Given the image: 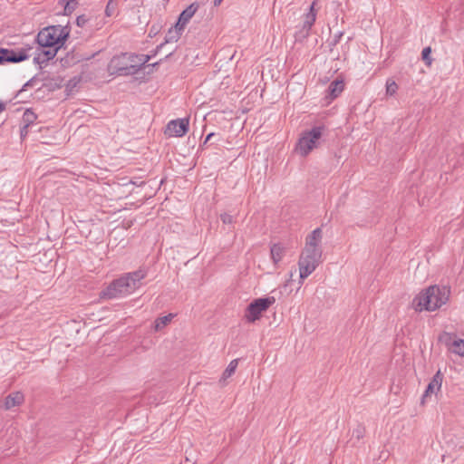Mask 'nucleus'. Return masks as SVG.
Returning a JSON list of instances; mask_svg holds the SVG:
<instances>
[{"instance_id":"obj_1","label":"nucleus","mask_w":464,"mask_h":464,"mask_svg":"<svg viewBox=\"0 0 464 464\" xmlns=\"http://www.w3.org/2000/svg\"><path fill=\"white\" fill-rule=\"evenodd\" d=\"M322 239L323 231L320 227L315 228L307 235L304 247L298 260L301 280L308 277L322 262Z\"/></svg>"},{"instance_id":"obj_2","label":"nucleus","mask_w":464,"mask_h":464,"mask_svg":"<svg viewBox=\"0 0 464 464\" xmlns=\"http://www.w3.org/2000/svg\"><path fill=\"white\" fill-rule=\"evenodd\" d=\"M69 34V28L62 25H52L41 30L37 34V43L42 49L34 58L37 63L53 59L66 41Z\"/></svg>"},{"instance_id":"obj_3","label":"nucleus","mask_w":464,"mask_h":464,"mask_svg":"<svg viewBox=\"0 0 464 464\" xmlns=\"http://www.w3.org/2000/svg\"><path fill=\"white\" fill-rule=\"evenodd\" d=\"M146 276L144 270H137L111 282L100 295L103 299L120 298L128 295L139 288L140 281Z\"/></svg>"},{"instance_id":"obj_4","label":"nucleus","mask_w":464,"mask_h":464,"mask_svg":"<svg viewBox=\"0 0 464 464\" xmlns=\"http://www.w3.org/2000/svg\"><path fill=\"white\" fill-rule=\"evenodd\" d=\"M450 291L446 287L431 285L420 292L411 303L417 312L435 311L445 304L449 299Z\"/></svg>"},{"instance_id":"obj_5","label":"nucleus","mask_w":464,"mask_h":464,"mask_svg":"<svg viewBox=\"0 0 464 464\" xmlns=\"http://www.w3.org/2000/svg\"><path fill=\"white\" fill-rule=\"evenodd\" d=\"M149 59L150 57L144 54L121 53L111 59L107 71L110 75H131L136 73Z\"/></svg>"},{"instance_id":"obj_6","label":"nucleus","mask_w":464,"mask_h":464,"mask_svg":"<svg viewBox=\"0 0 464 464\" xmlns=\"http://www.w3.org/2000/svg\"><path fill=\"white\" fill-rule=\"evenodd\" d=\"M322 135V127H314L311 130L304 131L296 145L297 153L302 157H306L314 149L317 148Z\"/></svg>"},{"instance_id":"obj_7","label":"nucleus","mask_w":464,"mask_h":464,"mask_svg":"<svg viewBox=\"0 0 464 464\" xmlns=\"http://www.w3.org/2000/svg\"><path fill=\"white\" fill-rule=\"evenodd\" d=\"M275 297L258 298L252 302L246 308L245 317L249 323H254L261 317L262 313L266 312L274 303Z\"/></svg>"},{"instance_id":"obj_8","label":"nucleus","mask_w":464,"mask_h":464,"mask_svg":"<svg viewBox=\"0 0 464 464\" xmlns=\"http://www.w3.org/2000/svg\"><path fill=\"white\" fill-rule=\"evenodd\" d=\"M188 118L172 120L167 124L165 134L169 137H182L188 132Z\"/></svg>"},{"instance_id":"obj_9","label":"nucleus","mask_w":464,"mask_h":464,"mask_svg":"<svg viewBox=\"0 0 464 464\" xmlns=\"http://www.w3.org/2000/svg\"><path fill=\"white\" fill-rule=\"evenodd\" d=\"M28 58L24 50L15 52L14 50L0 48V64L5 63H19Z\"/></svg>"},{"instance_id":"obj_10","label":"nucleus","mask_w":464,"mask_h":464,"mask_svg":"<svg viewBox=\"0 0 464 464\" xmlns=\"http://www.w3.org/2000/svg\"><path fill=\"white\" fill-rule=\"evenodd\" d=\"M442 381H443V375L440 372V371H438L425 390V392L422 397V402H424V401L428 397H430L432 394L437 393L440 390Z\"/></svg>"},{"instance_id":"obj_11","label":"nucleus","mask_w":464,"mask_h":464,"mask_svg":"<svg viewBox=\"0 0 464 464\" xmlns=\"http://www.w3.org/2000/svg\"><path fill=\"white\" fill-rule=\"evenodd\" d=\"M446 344L450 353L464 357V339L457 336H449Z\"/></svg>"},{"instance_id":"obj_12","label":"nucleus","mask_w":464,"mask_h":464,"mask_svg":"<svg viewBox=\"0 0 464 464\" xmlns=\"http://www.w3.org/2000/svg\"><path fill=\"white\" fill-rule=\"evenodd\" d=\"M196 11L197 7L194 5H190L179 14V20L176 24L184 29L188 21L195 14Z\"/></svg>"},{"instance_id":"obj_13","label":"nucleus","mask_w":464,"mask_h":464,"mask_svg":"<svg viewBox=\"0 0 464 464\" xmlns=\"http://www.w3.org/2000/svg\"><path fill=\"white\" fill-rule=\"evenodd\" d=\"M344 89V82L343 80H335L332 82L327 90V96L331 98V100L338 97Z\"/></svg>"},{"instance_id":"obj_14","label":"nucleus","mask_w":464,"mask_h":464,"mask_svg":"<svg viewBox=\"0 0 464 464\" xmlns=\"http://www.w3.org/2000/svg\"><path fill=\"white\" fill-rule=\"evenodd\" d=\"M24 401V395L21 392H14L8 395L5 401V408L6 410L12 409L20 405Z\"/></svg>"},{"instance_id":"obj_15","label":"nucleus","mask_w":464,"mask_h":464,"mask_svg":"<svg viewBox=\"0 0 464 464\" xmlns=\"http://www.w3.org/2000/svg\"><path fill=\"white\" fill-rule=\"evenodd\" d=\"M285 255V247L280 244H274L270 248V256L273 263L277 265Z\"/></svg>"},{"instance_id":"obj_16","label":"nucleus","mask_w":464,"mask_h":464,"mask_svg":"<svg viewBox=\"0 0 464 464\" xmlns=\"http://www.w3.org/2000/svg\"><path fill=\"white\" fill-rule=\"evenodd\" d=\"M183 28L179 26L177 24L169 28V30L168 31L167 34H166V42L167 43H174V42H177L182 32H183Z\"/></svg>"},{"instance_id":"obj_17","label":"nucleus","mask_w":464,"mask_h":464,"mask_svg":"<svg viewBox=\"0 0 464 464\" xmlns=\"http://www.w3.org/2000/svg\"><path fill=\"white\" fill-rule=\"evenodd\" d=\"M237 365H238V360L237 359L232 360L229 362V364L227 365V367L226 368V370L223 372L219 382L226 383L227 380L235 373V372L237 368Z\"/></svg>"},{"instance_id":"obj_18","label":"nucleus","mask_w":464,"mask_h":464,"mask_svg":"<svg viewBox=\"0 0 464 464\" xmlns=\"http://www.w3.org/2000/svg\"><path fill=\"white\" fill-rule=\"evenodd\" d=\"M173 317V314H169L168 315L157 318L154 323L155 332H160L164 329L171 322Z\"/></svg>"},{"instance_id":"obj_19","label":"nucleus","mask_w":464,"mask_h":464,"mask_svg":"<svg viewBox=\"0 0 464 464\" xmlns=\"http://www.w3.org/2000/svg\"><path fill=\"white\" fill-rule=\"evenodd\" d=\"M316 19V13L314 11V3L310 6L309 12L305 14L304 21V27L310 29L312 25L314 24Z\"/></svg>"},{"instance_id":"obj_20","label":"nucleus","mask_w":464,"mask_h":464,"mask_svg":"<svg viewBox=\"0 0 464 464\" xmlns=\"http://www.w3.org/2000/svg\"><path fill=\"white\" fill-rule=\"evenodd\" d=\"M59 4L64 6L63 14L69 15L75 10L78 0H60Z\"/></svg>"},{"instance_id":"obj_21","label":"nucleus","mask_w":464,"mask_h":464,"mask_svg":"<svg viewBox=\"0 0 464 464\" xmlns=\"http://www.w3.org/2000/svg\"><path fill=\"white\" fill-rule=\"evenodd\" d=\"M36 120V115L31 110L27 109L23 114L24 129H27Z\"/></svg>"},{"instance_id":"obj_22","label":"nucleus","mask_w":464,"mask_h":464,"mask_svg":"<svg viewBox=\"0 0 464 464\" xmlns=\"http://www.w3.org/2000/svg\"><path fill=\"white\" fill-rule=\"evenodd\" d=\"M399 89L398 84L392 79L386 81V94L388 96H393Z\"/></svg>"},{"instance_id":"obj_23","label":"nucleus","mask_w":464,"mask_h":464,"mask_svg":"<svg viewBox=\"0 0 464 464\" xmlns=\"http://www.w3.org/2000/svg\"><path fill=\"white\" fill-rule=\"evenodd\" d=\"M430 53H431V48L430 47H425L422 50V53H421L422 60L425 62V63L428 66H430L431 63H432V59L430 56Z\"/></svg>"},{"instance_id":"obj_24","label":"nucleus","mask_w":464,"mask_h":464,"mask_svg":"<svg viewBox=\"0 0 464 464\" xmlns=\"http://www.w3.org/2000/svg\"><path fill=\"white\" fill-rule=\"evenodd\" d=\"M220 219L221 221L224 223V224H232L234 222V218L227 214V213H223L220 215Z\"/></svg>"},{"instance_id":"obj_25","label":"nucleus","mask_w":464,"mask_h":464,"mask_svg":"<svg viewBox=\"0 0 464 464\" xmlns=\"http://www.w3.org/2000/svg\"><path fill=\"white\" fill-rule=\"evenodd\" d=\"M363 434H364V430L362 427H358L353 432V435L355 436L357 438V440H360L361 438H362Z\"/></svg>"},{"instance_id":"obj_26","label":"nucleus","mask_w":464,"mask_h":464,"mask_svg":"<svg viewBox=\"0 0 464 464\" xmlns=\"http://www.w3.org/2000/svg\"><path fill=\"white\" fill-rule=\"evenodd\" d=\"M213 136H214V133H209V134L206 137V140H205L204 143H207L208 141H209Z\"/></svg>"},{"instance_id":"obj_27","label":"nucleus","mask_w":464,"mask_h":464,"mask_svg":"<svg viewBox=\"0 0 464 464\" xmlns=\"http://www.w3.org/2000/svg\"><path fill=\"white\" fill-rule=\"evenodd\" d=\"M27 130V129H24V127L22 128V130H21V135H22V136L26 134V132H27V130Z\"/></svg>"},{"instance_id":"obj_28","label":"nucleus","mask_w":464,"mask_h":464,"mask_svg":"<svg viewBox=\"0 0 464 464\" xmlns=\"http://www.w3.org/2000/svg\"><path fill=\"white\" fill-rule=\"evenodd\" d=\"M5 106L3 103H0V112L5 111Z\"/></svg>"},{"instance_id":"obj_29","label":"nucleus","mask_w":464,"mask_h":464,"mask_svg":"<svg viewBox=\"0 0 464 464\" xmlns=\"http://www.w3.org/2000/svg\"><path fill=\"white\" fill-rule=\"evenodd\" d=\"M223 0H215L214 3H215V5H220V3L222 2Z\"/></svg>"},{"instance_id":"obj_30","label":"nucleus","mask_w":464,"mask_h":464,"mask_svg":"<svg viewBox=\"0 0 464 464\" xmlns=\"http://www.w3.org/2000/svg\"><path fill=\"white\" fill-rule=\"evenodd\" d=\"M77 22H78V24H82V21H80L79 18L77 19Z\"/></svg>"},{"instance_id":"obj_31","label":"nucleus","mask_w":464,"mask_h":464,"mask_svg":"<svg viewBox=\"0 0 464 464\" xmlns=\"http://www.w3.org/2000/svg\"><path fill=\"white\" fill-rule=\"evenodd\" d=\"M77 22H78V24H82V21H80L79 18L77 19Z\"/></svg>"}]
</instances>
